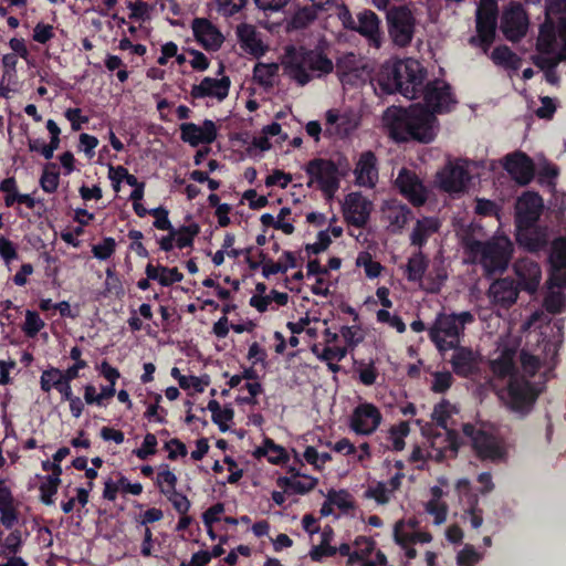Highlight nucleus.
<instances>
[{"instance_id": "1", "label": "nucleus", "mask_w": 566, "mask_h": 566, "mask_svg": "<svg viewBox=\"0 0 566 566\" xmlns=\"http://www.w3.org/2000/svg\"><path fill=\"white\" fill-rule=\"evenodd\" d=\"M424 106L412 105L408 108L389 107L384 114V122L390 137L405 143L417 140L428 144L434 139V114L449 113L458 103L450 84L441 80L429 81L421 88Z\"/></svg>"}, {"instance_id": "2", "label": "nucleus", "mask_w": 566, "mask_h": 566, "mask_svg": "<svg viewBox=\"0 0 566 566\" xmlns=\"http://www.w3.org/2000/svg\"><path fill=\"white\" fill-rule=\"evenodd\" d=\"M427 69L416 59H395L385 62L376 77L382 94L399 93L409 99L420 98L427 81Z\"/></svg>"}, {"instance_id": "3", "label": "nucleus", "mask_w": 566, "mask_h": 566, "mask_svg": "<svg viewBox=\"0 0 566 566\" xmlns=\"http://www.w3.org/2000/svg\"><path fill=\"white\" fill-rule=\"evenodd\" d=\"M284 72L298 85H306L312 78V72L317 77L333 72L334 63L322 49L295 48L289 45L285 49L283 61Z\"/></svg>"}, {"instance_id": "4", "label": "nucleus", "mask_w": 566, "mask_h": 566, "mask_svg": "<svg viewBox=\"0 0 566 566\" xmlns=\"http://www.w3.org/2000/svg\"><path fill=\"white\" fill-rule=\"evenodd\" d=\"M469 254L483 268L484 276L492 277L504 273L514 253V245L509 237L501 235L481 241L473 239L467 243Z\"/></svg>"}, {"instance_id": "5", "label": "nucleus", "mask_w": 566, "mask_h": 566, "mask_svg": "<svg viewBox=\"0 0 566 566\" xmlns=\"http://www.w3.org/2000/svg\"><path fill=\"white\" fill-rule=\"evenodd\" d=\"M386 24L394 45L407 48L411 44L416 33L417 20L408 4L390 6L386 11Z\"/></svg>"}, {"instance_id": "6", "label": "nucleus", "mask_w": 566, "mask_h": 566, "mask_svg": "<svg viewBox=\"0 0 566 566\" xmlns=\"http://www.w3.org/2000/svg\"><path fill=\"white\" fill-rule=\"evenodd\" d=\"M507 407L521 416L528 415L543 388L525 376H513L507 382Z\"/></svg>"}, {"instance_id": "7", "label": "nucleus", "mask_w": 566, "mask_h": 566, "mask_svg": "<svg viewBox=\"0 0 566 566\" xmlns=\"http://www.w3.org/2000/svg\"><path fill=\"white\" fill-rule=\"evenodd\" d=\"M310 177L307 182L312 187L314 182L328 197H333L339 188L340 176L338 165L331 159L314 158L311 159L304 168Z\"/></svg>"}, {"instance_id": "8", "label": "nucleus", "mask_w": 566, "mask_h": 566, "mask_svg": "<svg viewBox=\"0 0 566 566\" xmlns=\"http://www.w3.org/2000/svg\"><path fill=\"white\" fill-rule=\"evenodd\" d=\"M459 326L455 313L439 314L437 316L433 326L429 331V337L439 352L458 347L460 337L463 334Z\"/></svg>"}, {"instance_id": "9", "label": "nucleus", "mask_w": 566, "mask_h": 566, "mask_svg": "<svg viewBox=\"0 0 566 566\" xmlns=\"http://www.w3.org/2000/svg\"><path fill=\"white\" fill-rule=\"evenodd\" d=\"M462 432L470 440L471 447L480 460L494 462L503 458L504 451L493 434L476 428L472 423H464Z\"/></svg>"}, {"instance_id": "10", "label": "nucleus", "mask_w": 566, "mask_h": 566, "mask_svg": "<svg viewBox=\"0 0 566 566\" xmlns=\"http://www.w3.org/2000/svg\"><path fill=\"white\" fill-rule=\"evenodd\" d=\"M177 482L178 479L176 474L169 470V465L161 464L156 476V486L179 514L188 513L191 503L185 494L177 491Z\"/></svg>"}, {"instance_id": "11", "label": "nucleus", "mask_w": 566, "mask_h": 566, "mask_svg": "<svg viewBox=\"0 0 566 566\" xmlns=\"http://www.w3.org/2000/svg\"><path fill=\"white\" fill-rule=\"evenodd\" d=\"M382 415L371 402H361L355 407L349 418V428L358 436H370L379 428Z\"/></svg>"}, {"instance_id": "12", "label": "nucleus", "mask_w": 566, "mask_h": 566, "mask_svg": "<svg viewBox=\"0 0 566 566\" xmlns=\"http://www.w3.org/2000/svg\"><path fill=\"white\" fill-rule=\"evenodd\" d=\"M502 166L518 186H527L534 179V161L521 150L507 154L503 158Z\"/></svg>"}, {"instance_id": "13", "label": "nucleus", "mask_w": 566, "mask_h": 566, "mask_svg": "<svg viewBox=\"0 0 566 566\" xmlns=\"http://www.w3.org/2000/svg\"><path fill=\"white\" fill-rule=\"evenodd\" d=\"M544 209L543 198L535 191L523 192L515 206V224H537Z\"/></svg>"}, {"instance_id": "14", "label": "nucleus", "mask_w": 566, "mask_h": 566, "mask_svg": "<svg viewBox=\"0 0 566 566\" xmlns=\"http://www.w3.org/2000/svg\"><path fill=\"white\" fill-rule=\"evenodd\" d=\"M395 186L413 207L426 203L427 189L415 171L402 168L395 180Z\"/></svg>"}, {"instance_id": "15", "label": "nucleus", "mask_w": 566, "mask_h": 566, "mask_svg": "<svg viewBox=\"0 0 566 566\" xmlns=\"http://www.w3.org/2000/svg\"><path fill=\"white\" fill-rule=\"evenodd\" d=\"M497 12L494 10L476 11V35L471 36L469 43L482 48L486 53L495 40Z\"/></svg>"}, {"instance_id": "16", "label": "nucleus", "mask_w": 566, "mask_h": 566, "mask_svg": "<svg viewBox=\"0 0 566 566\" xmlns=\"http://www.w3.org/2000/svg\"><path fill=\"white\" fill-rule=\"evenodd\" d=\"M501 29L506 40L511 42H518L526 35L528 17L521 4H514L504 11Z\"/></svg>"}, {"instance_id": "17", "label": "nucleus", "mask_w": 566, "mask_h": 566, "mask_svg": "<svg viewBox=\"0 0 566 566\" xmlns=\"http://www.w3.org/2000/svg\"><path fill=\"white\" fill-rule=\"evenodd\" d=\"M180 139L197 147L200 144H212L218 136V128L213 120L205 119L201 126L195 123H182L179 127Z\"/></svg>"}, {"instance_id": "18", "label": "nucleus", "mask_w": 566, "mask_h": 566, "mask_svg": "<svg viewBox=\"0 0 566 566\" xmlns=\"http://www.w3.org/2000/svg\"><path fill=\"white\" fill-rule=\"evenodd\" d=\"M371 202L360 192H350L345 199L344 218L356 228H364L370 217Z\"/></svg>"}, {"instance_id": "19", "label": "nucleus", "mask_w": 566, "mask_h": 566, "mask_svg": "<svg viewBox=\"0 0 566 566\" xmlns=\"http://www.w3.org/2000/svg\"><path fill=\"white\" fill-rule=\"evenodd\" d=\"M422 434L432 437L431 450L428 451L427 458L434 460L436 462H442L447 458V451H451L457 454L459 450V437L454 431H447L446 434L437 433L431 434L432 428L429 424L421 428Z\"/></svg>"}, {"instance_id": "20", "label": "nucleus", "mask_w": 566, "mask_h": 566, "mask_svg": "<svg viewBox=\"0 0 566 566\" xmlns=\"http://www.w3.org/2000/svg\"><path fill=\"white\" fill-rule=\"evenodd\" d=\"M454 354L450 360L452 370L455 375L463 378H469L478 375L480 371V354L474 352L470 347H458L452 348Z\"/></svg>"}, {"instance_id": "21", "label": "nucleus", "mask_w": 566, "mask_h": 566, "mask_svg": "<svg viewBox=\"0 0 566 566\" xmlns=\"http://www.w3.org/2000/svg\"><path fill=\"white\" fill-rule=\"evenodd\" d=\"M380 24L381 21L378 15L374 11L365 9L357 14L354 31L366 38L370 46L379 49L384 40Z\"/></svg>"}, {"instance_id": "22", "label": "nucleus", "mask_w": 566, "mask_h": 566, "mask_svg": "<svg viewBox=\"0 0 566 566\" xmlns=\"http://www.w3.org/2000/svg\"><path fill=\"white\" fill-rule=\"evenodd\" d=\"M515 226L516 242L525 251L530 253H537L547 245V232L544 227L537 224L531 227H526L523 224Z\"/></svg>"}, {"instance_id": "23", "label": "nucleus", "mask_w": 566, "mask_h": 566, "mask_svg": "<svg viewBox=\"0 0 566 566\" xmlns=\"http://www.w3.org/2000/svg\"><path fill=\"white\" fill-rule=\"evenodd\" d=\"M439 186L447 192H462L470 181L468 169L459 164H450L438 174Z\"/></svg>"}, {"instance_id": "24", "label": "nucleus", "mask_w": 566, "mask_h": 566, "mask_svg": "<svg viewBox=\"0 0 566 566\" xmlns=\"http://www.w3.org/2000/svg\"><path fill=\"white\" fill-rule=\"evenodd\" d=\"M192 32L207 51H217L223 43V35L208 19L196 18L192 21Z\"/></svg>"}, {"instance_id": "25", "label": "nucleus", "mask_w": 566, "mask_h": 566, "mask_svg": "<svg viewBox=\"0 0 566 566\" xmlns=\"http://www.w3.org/2000/svg\"><path fill=\"white\" fill-rule=\"evenodd\" d=\"M520 290L521 289L516 282L507 276L495 280L490 285L488 295L492 298L493 303L499 304L504 308H509L515 304Z\"/></svg>"}, {"instance_id": "26", "label": "nucleus", "mask_w": 566, "mask_h": 566, "mask_svg": "<svg viewBox=\"0 0 566 566\" xmlns=\"http://www.w3.org/2000/svg\"><path fill=\"white\" fill-rule=\"evenodd\" d=\"M355 182L359 187L374 188L378 181L377 158L370 150L360 154L354 170Z\"/></svg>"}, {"instance_id": "27", "label": "nucleus", "mask_w": 566, "mask_h": 566, "mask_svg": "<svg viewBox=\"0 0 566 566\" xmlns=\"http://www.w3.org/2000/svg\"><path fill=\"white\" fill-rule=\"evenodd\" d=\"M229 87V77L213 78L207 76L199 84L192 85L190 95L192 98L217 97L222 101L228 96Z\"/></svg>"}, {"instance_id": "28", "label": "nucleus", "mask_w": 566, "mask_h": 566, "mask_svg": "<svg viewBox=\"0 0 566 566\" xmlns=\"http://www.w3.org/2000/svg\"><path fill=\"white\" fill-rule=\"evenodd\" d=\"M515 273L518 277L517 285L521 290L530 294L536 293L542 279V270L537 262L521 261L515 265Z\"/></svg>"}, {"instance_id": "29", "label": "nucleus", "mask_w": 566, "mask_h": 566, "mask_svg": "<svg viewBox=\"0 0 566 566\" xmlns=\"http://www.w3.org/2000/svg\"><path fill=\"white\" fill-rule=\"evenodd\" d=\"M237 36L241 48L247 53L255 57H260L265 53V48L253 25L247 23L239 24L237 28Z\"/></svg>"}, {"instance_id": "30", "label": "nucleus", "mask_w": 566, "mask_h": 566, "mask_svg": "<svg viewBox=\"0 0 566 566\" xmlns=\"http://www.w3.org/2000/svg\"><path fill=\"white\" fill-rule=\"evenodd\" d=\"M515 352L510 348H505L501 355L493 359L490 364V368L495 377L500 379L509 378L512 379L513 376H521L515 366Z\"/></svg>"}, {"instance_id": "31", "label": "nucleus", "mask_w": 566, "mask_h": 566, "mask_svg": "<svg viewBox=\"0 0 566 566\" xmlns=\"http://www.w3.org/2000/svg\"><path fill=\"white\" fill-rule=\"evenodd\" d=\"M440 221L434 217L418 219L410 234V242L420 249L426 245L428 239L440 229Z\"/></svg>"}, {"instance_id": "32", "label": "nucleus", "mask_w": 566, "mask_h": 566, "mask_svg": "<svg viewBox=\"0 0 566 566\" xmlns=\"http://www.w3.org/2000/svg\"><path fill=\"white\" fill-rule=\"evenodd\" d=\"M145 274L153 281H158L161 286H171L174 283L181 282L184 274L178 268H168L165 265H154L148 263L145 268Z\"/></svg>"}, {"instance_id": "33", "label": "nucleus", "mask_w": 566, "mask_h": 566, "mask_svg": "<svg viewBox=\"0 0 566 566\" xmlns=\"http://www.w3.org/2000/svg\"><path fill=\"white\" fill-rule=\"evenodd\" d=\"M305 481L295 480L289 476H280L276 480V485L284 490V492H291L295 494H306L315 489L318 483L316 478L310 475H303Z\"/></svg>"}, {"instance_id": "34", "label": "nucleus", "mask_w": 566, "mask_h": 566, "mask_svg": "<svg viewBox=\"0 0 566 566\" xmlns=\"http://www.w3.org/2000/svg\"><path fill=\"white\" fill-rule=\"evenodd\" d=\"M491 60L495 65L511 71H517L522 65V59L505 44L493 49Z\"/></svg>"}, {"instance_id": "35", "label": "nucleus", "mask_w": 566, "mask_h": 566, "mask_svg": "<svg viewBox=\"0 0 566 566\" xmlns=\"http://www.w3.org/2000/svg\"><path fill=\"white\" fill-rule=\"evenodd\" d=\"M333 536V528L328 525L325 526L321 534V543L310 551V557L313 562H322L324 557H332L336 554V547L331 545Z\"/></svg>"}, {"instance_id": "36", "label": "nucleus", "mask_w": 566, "mask_h": 566, "mask_svg": "<svg viewBox=\"0 0 566 566\" xmlns=\"http://www.w3.org/2000/svg\"><path fill=\"white\" fill-rule=\"evenodd\" d=\"M429 266V260L422 251L415 252L408 260L406 276L409 282H421Z\"/></svg>"}, {"instance_id": "37", "label": "nucleus", "mask_w": 566, "mask_h": 566, "mask_svg": "<svg viewBox=\"0 0 566 566\" xmlns=\"http://www.w3.org/2000/svg\"><path fill=\"white\" fill-rule=\"evenodd\" d=\"M256 455L266 457L268 461L275 465L285 464L290 460L287 451L270 438L264 439L263 447L256 450Z\"/></svg>"}, {"instance_id": "38", "label": "nucleus", "mask_w": 566, "mask_h": 566, "mask_svg": "<svg viewBox=\"0 0 566 566\" xmlns=\"http://www.w3.org/2000/svg\"><path fill=\"white\" fill-rule=\"evenodd\" d=\"M410 433V427L408 421H400L398 424L391 426L387 431V440L390 444H386V449L394 451L403 450L406 443L405 439Z\"/></svg>"}, {"instance_id": "39", "label": "nucleus", "mask_w": 566, "mask_h": 566, "mask_svg": "<svg viewBox=\"0 0 566 566\" xmlns=\"http://www.w3.org/2000/svg\"><path fill=\"white\" fill-rule=\"evenodd\" d=\"M318 11L323 9L315 7V4L303 6L298 8L291 19L293 29H304L317 19Z\"/></svg>"}, {"instance_id": "40", "label": "nucleus", "mask_w": 566, "mask_h": 566, "mask_svg": "<svg viewBox=\"0 0 566 566\" xmlns=\"http://www.w3.org/2000/svg\"><path fill=\"white\" fill-rule=\"evenodd\" d=\"M556 43V33L554 25L543 24L539 28V34L536 41V50L542 54H552Z\"/></svg>"}, {"instance_id": "41", "label": "nucleus", "mask_w": 566, "mask_h": 566, "mask_svg": "<svg viewBox=\"0 0 566 566\" xmlns=\"http://www.w3.org/2000/svg\"><path fill=\"white\" fill-rule=\"evenodd\" d=\"M60 182L59 166L55 163H48L40 178V186L43 191L53 193L57 190Z\"/></svg>"}, {"instance_id": "42", "label": "nucleus", "mask_w": 566, "mask_h": 566, "mask_svg": "<svg viewBox=\"0 0 566 566\" xmlns=\"http://www.w3.org/2000/svg\"><path fill=\"white\" fill-rule=\"evenodd\" d=\"M279 65L275 63H256L253 69L254 80L262 86H271L273 78L277 74Z\"/></svg>"}, {"instance_id": "43", "label": "nucleus", "mask_w": 566, "mask_h": 566, "mask_svg": "<svg viewBox=\"0 0 566 566\" xmlns=\"http://www.w3.org/2000/svg\"><path fill=\"white\" fill-rule=\"evenodd\" d=\"M549 265L566 268V237H558L551 244Z\"/></svg>"}, {"instance_id": "44", "label": "nucleus", "mask_w": 566, "mask_h": 566, "mask_svg": "<svg viewBox=\"0 0 566 566\" xmlns=\"http://www.w3.org/2000/svg\"><path fill=\"white\" fill-rule=\"evenodd\" d=\"M411 218L412 211L407 205H398L389 208V222L399 230L403 229Z\"/></svg>"}, {"instance_id": "45", "label": "nucleus", "mask_w": 566, "mask_h": 566, "mask_svg": "<svg viewBox=\"0 0 566 566\" xmlns=\"http://www.w3.org/2000/svg\"><path fill=\"white\" fill-rule=\"evenodd\" d=\"M44 326L45 323L38 312L31 310L25 311V321L22 331L28 337H35Z\"/></svg>"}, {"instance_id": "46", "label": "nucleus", "mask_w": 566, "mask_h": 566, "mask_svg": "<svg viewBox=\"0 0 566 566\" xmlns=\"http://www.w3.org/2000/svg\"><path fill=\"white\" fill-rule=\"evenodd\" d=\"M391 493L385 482H377L375 485L368 486L365 491L364 496L366 499H373L379 505H386L390 502Z\"/></svg>"}, {"instance_id": "47", "label": "nucleus", "mask_w": 566, "mask_h": 566, "mask_svg": "<svg viewBox=\"0 0 566 566\" xmlns=\"http://www.w3.org/2000/svg\"><path fill=\"white\" fill-rule=\"evenodd\" d=\"M520 363L523 369V376L526 378L534 377L541 368V360L537 356L522 349L520 353Z\"/></svg>"}, {"instance_id": "48", "label": "nucleus", "mask_w": 566, "mask_h": 566, "mask_svg": "<svg viewBox=\"0 0 566 566\" xmlns=\"http://www.w3.org/2000/svg\"><path fill=\"white\" fill-rule=\"evenodd\" d=\"M199 226L197 223H191L189 226H182L179 231H177L176 245L179 249H185L188 247H192L195 237L199 233Z\"/></svg>"}, {"instance_id": "49", "label": "nucleus", "mask_w": 566, "mask_h": 566, "mask_svg": "<svg viewBox=\"0 0 566 566\" xmlns=\"http://www.w3.org/2000/svg\"><path fill=\"white\" fill-rule=\"evenodd\" d=\"M60 484L61 480H56V478H45V481L39 488L40 499L43 504L52 505L54 503L53 496L56 494Z\"/></svg>"}, {"instance_id": "50", "label": "nucleus", "mask_w": 566, "mask_h": 566, "mask_svg": "<svg viewBox=\"0 0 566 566\" xmlns=\"http://www.w3.org/2000/svg\"><path fill=\"white\" fill-rule=\"evenodd\" d=\"M115 250L116 241L112 237H106L102 240V242L92 247V253L94 258L102 261L109 259L115 253Z\"/></svg>"}, {"instance_id": "51", "label": "nucleus", "mask_w": 566, "mask_h": 566, "mask_svg": "<svg viewBox=\"0 0 566 566\" xmlns=\"http://www.w3.org/2000/svg\"><path fill=\"white\" fill-rule=\"evenodd\" d=\"M157 438L154 433H146L140 448L135 449L133 453L140 460H147L157 452Z\"/></svg>"}, {"instance_id": "52", "label": "nucleus", "mask_w": 566, "mask_h": 566, "mask_svg": "<svg viewBox=\"0 0 566 566\" xmlns=\"http://www.w3.org/2000/svg\"><path fill=\"white\" fill-rule=\"evenodd\" d=\"M480 559L481 555L470 544H467L457 555L458 566H475Z\"/></svg>"}, {"instance_id": "53", "label": "nucleus", "mask_w": 566, "mask_h": 566, "mask_svg": "<svg viewBox=\"0 0 566 566\" xmlns=\"http://www.w3.org/2000/svg\"><path fill=\"white\" fill-rule=\"evenodd\" d=\"M60 378V368L50 367L42 371L40 377V388L43 392H50L53 388H55V384Z\"/></svg>"}, {"instance_id": "54", "label": "nucleus", "mask_w": 566, "mask_h": 566, "mask_svg": "<svg viewBox=\"0 0 566 566\" xmlns=\"http://www.w3.org/2000/svg\"><path fill=\"white\" fill-rule=\"evenodd\" d=\"M544 306L551 314H559L565 307V297L560 292H549L544 298Z\"/></svg>"}, {"instance_id": "55", "label": "nucleus", "mask_w": 566, "mask_h": 566, "mask_svg": "<svg viewBox=\"0 0 566 566\" xmlns=\"http://www.w3.org/2000/svg\"><path fill=\"white\" fill-rule=\"evenodd\" d=\"M356 127L357 123L353 120L350 115L340 114V119L338 122V125L335 127V132H332L331 128L327 127L325 134H335L345 137L348 136Z\"/></svg>"}, {"instance_id": "56", "label": "nucleus", "mask_w": 566, "mask_h": 566, "mask_svg": "<svg viewBox=\"0 0 566 566\" xmlns=\"http://www.w3.org/2000/svg\"><path fill=\"white\" fill-rule=\"evenodd\" d=\"M168 210L164 207H158L149 210V214L155 218L154 227L158 230L172 231V224L168 218Z\"/></svg>"}, {"instance_id": "57", "label": "nucleus", "mask_w": 566, "mask_h": 566, "mask_svg": "<svg viewBox=\"0 0 566 566\" xmlns=\"http://www.w3.org/2000/svg\"><path fill=\"white\" fill-rule=\"evenodd\" d=\"M357 264L364 266L365 273L369 279L378 277L382 271V265L374 261L368 253L360 255L357 259Z\"/></svg>"}, {"instance_id": "58", "label": "nucleus", "mask_w": 566, "mask_h": 566, "mask_svg": "<svg viewBox=\"0 0 566 566\" xmlns=\"http://www.w3.org/2000/svg\"><path fill=\"white\" fill-rule=\"evenodd\" d=\"M22 544L21 532L19 530L12 531L1 544L4 554L15 556Z\"/></svg>"}, {"instance_id": "59", "label": "nucleus", "mask_w": 566, "mask_h": 566, "mask_svg": "<svg viewBox=\"0 0 566 566\" xmlns=\"http://www.w3.org/2000/svg\"><path fill=\"white\" fill-rule=\"evenodd\" d=\"M332 243V239L326 230H322L317 234V241L315 243H307L305 250L310 254H319L328 249Z\"/></svg>"}, {"instance_id": "60", "label": "nucleus", "mask_w": 566, "mask_h": 566, "mask_svg": "<svg viewBox=\"0 0 566 566\" xmlns=\"http://www.w3.org/2000/svg\"><path fill=\"white\" fill-rule=\"evenodd\" d=\"M546 283L549 289L566 287V268L549 265V273Z\"/></svg>"}, {"instance_id": "61", "label": "nucleus", "mask_w": 566, "mask_h": 566, "mask_svg": "<svg viewBox=\"0 0 566 566\" xmlns=\"http://www.w3.org/2000/svg\"><path fill=\"white\" fill-rule=\"evenodd\" d=\"M55 33L53 25L39 22L33 29L32 39L40 44H45L51 41Z\"/></svg>"}, {"instance_id": "62", "label": "nucleus", "mask_w": 566, "mask_h": 566, "mask_svg": "<svg viewBox=\"0 0 566 566\" xmlns=\"http://www.w3.org/2000/svg\"><path fill=\"white\" fill-rule=\"evenodd\" d=\"M452 375L449 371H438L433 375L431 390L437 394L446 392L452 386Z\"/></svg>"}, {"instance_id": "63", "label": "nucleus", "mask_w": 566, "mask_h": 566, "mask_svg": "<svg viewBox=\"0 0 566 566\" xmlns=\"http://www.w3.org/2000/svg\"><path fill=\"white\" fill-rule=\"evenodd\" d=\"M19 521V512L15 502L0 509V523L7 528L11 530Z\"/></svg>"}, {"instance_id": "64", "label": "nucleus", "mask_w": 566, "mask_h": 566, "mask_svg": "<svg viewBox=\"0 0 566 566\" xmlns=\"http://www.w3.org/2000/svg\"><path fill=\"white\" fill-rule=\"evenodd\" d=\"M354 552H357L364 559H368L376 548V542L370 537L358 536L354 542Z\"/></svg>"}]
</instances>
